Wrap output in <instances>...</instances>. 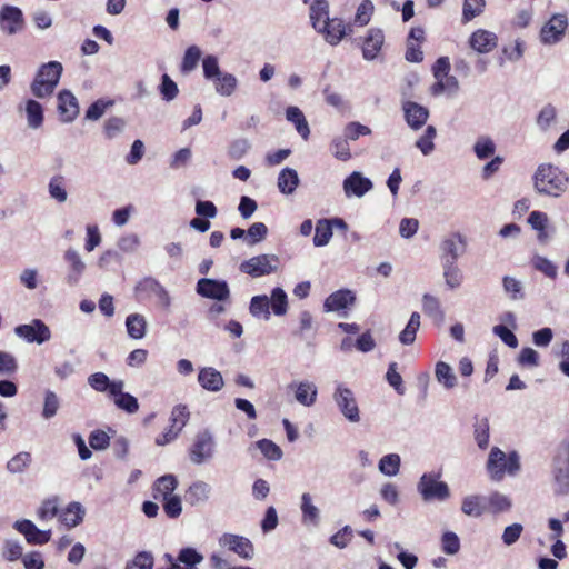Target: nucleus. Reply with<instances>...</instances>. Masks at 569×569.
<instances>
[{
	"instance_id": "nucleus-1",
	"label": "nucleus",
	"mask_w": 569,
	"mask_h": 569,
	"mask_svg": "<svg viewBox=\"0 0 569 569\" xmlns=\"http://www.w3.org/2000/svg\"><path fill=\"white\" fill-rule=\"evenodd\" d=\"M533 186L538 193L558 198L569 187V176L559 167L541 163L533 174Z\"/></svg>"
},
{
	"instance_id": "nucleus-2",
	"label": "nucleus",
	"mask_w": 569,
	"mask_h": 569,
	"mask_svg": "<svg viewBox=\"0 0 569 569\" xmlns=\"http://www.w3.org/2000/svg\"><path fill=\"white\" fill-rule=\"evenodd\" d=\"M62 70V64L58 61L42 64L31 83L32 94L40 99L51 96L59 83Z\"/></svg>"
},
{
	"instance_id": "nucleus-3",
	"label": "nucleus",
	"mask_w": 569,
	"mask_h": 569,
	"mask_svg": "<svg viewBox=\"0 0 569 569\" xmlns=\"http://www.w3.org/2000/svg\"><path fill=\"white\" fill-rule=\"evenodd\" d=\"M519 469V456L516 451L506 456V453L498 447H493L491 449L487 461V471L491 480L501 481L506 473L515 475Z\"/></svg>"
},
{
	"instance_id": "nucleus-4",
	"label": "nucleus",
	"mask_w": 569,
	"mask_h": 569,
	"mask_svg": "<svg viewBox=\"0 0 569 569\" xmlns=\"http://www.w3.org/2000/svg\"><path fill=\"white\" fill-rule=\"evenodd\" d=\"M279 258L276 254H259L241 262V272L259 278L277 271Z\"/></svg>"
},
{
	"instance_id": "nucleus-5",
	"label": "nucleus",
	"mask_w": 569,
	"mask_h": 569,
	"mask_svg": "<svg viewBox=\"0 0 569 569\" xmlns=\"http://www.w3.org/2000/svg\"><path fill=\"white\" fill-rule=\"evenodd\" d=\"M423 500H446L450 492L448 485L439 480V475L425 473L418 483Z\"/></svg>"
},
{
	"instance_id": "nucleus-6",
	"label": "nucleus",
	"mask_w": 569,
	"mask_h": 569,
	"mask_svg": "<svg viewBox=\"0 0 569 569\" xmlns=\"http://www.w3.org/2000/svg\"><path fill=\"white\" fill-rule=\"evenodd\" d=\"M214 441L208 430L196 435L192 445L189 448V458L196 465H201L213 456Z\"/></svg>"
},
{
	"instance_id": "nucleus-7",
	"label": "nucleus",
	"mask_w": 569,
	"mask_h": 569,
	"mask_svg": "<svg viewBox=\"0 0 569 569\" xmlns=\"http://www.w3.org/2000/svg\"><path fill=\"white\" fill-rule=\"evenodd\" d=\"M568 28V19L566 14H553L541 28L540 39L545 44H555L559 42L566 29Z\"/></svg>"
},
{
	"instance_id": "nucleus-8",
	"label": "nucleus",
	"mask_w": 569,
	"mask_h": 569,
	"mask_svg": "<svg viewBox=\"0 0 569 569\" xmlns=\"http://www.w3.org/2000/svg\"><path fill=\"white\" fill-rule=\"evenodd\" d=\"M333 398L340 411L349 421L358 422L360 420L359 408L351 389L340 385L337 387Z\"/></svg>"
},
{
	"instance_id": "nucleus-9",
	"label": "nucleus",
	"mask_w": 569,
	"mask_h": 569,
	"mask_svg": "<svg viewBox=\"0 0 569 569\" xmlns=\"http://www.w3.org/2000/svg\"><path fill=\"white\" fill-rule=\"evenodd\" d=\"M14 332L28 342L43 343L51 337L48 326L40 319H34L30 325L16 327Z\"/></svg>"
},
{
	"instance_id": "nucleus-10",
	"label": "nucleus",
	"mask_w": 569,
	"mask_h": 569,
	"mask_svg": "<svg viewBox=\"0 0 569 569\" xmlns=\"http://www.w3.org/2000/svg\"><path fill=\"white\" fill-rule=\"evenodd\" d=\"M24 27L22 11L14 6L4 4L0 9V29L7 34H14Z\"/></svg>"
},
{
	"instance_id": "nucleus-11",
	"label": "nucleus",
	"mask_w": 569,
	"mask_h": 569,
	"mask_svg": "<svg viewBox=\"0 0 569 569\" xmlns=\"http://www.w3.org/2000/svg\"><path fill=\"white\" fill-rule=\"evenodd\" d=\"M219 543L221 547L227 548L228 550L237 553L239 557L243 559H251L254 553V548L252 542L242 536L233 535V533H224L220 537Z\"/></svg>"
},
{
	"instance_id": "nucleus-12",
	"label": "nucleus",
	"mask_w": 569,
	"mask_h": 569,
	"mask_svg": "<svg viewBox=\"0 0 569 569\" xmlns=\"http://www.w3.org/2000/svg\"><path fill=\"white\" fill-rule=\"evenodd\" d=\"M197 292L206 298L216 299L219 301L229 298L230 291L226 281L202 278L197 283Z\"/></svg>"
},
{
	"instance_id": "nucleus-13",
	"label": "nucleus",
	"mask_w": 569,
	"mask_h": 569,
	"mask_svg": "<svg viewBox=\"0 0 569 569\" xmlns=\"http://www.w3.org/2000/svg\"><path fill=\"white\" fill-rule=\"evenodd\" d=\"M123 387L124 383L122 380H113L110 397L119 409L128 413H134L139 410V402L134 396L124 392Z\"/></svg>"
},
{
	"instance_id": "nucleus-14",
	"label": "nucleus",
	"mask_w": 569,
	"mask_h": 569,
	"mask_svg": "<svg viewBox=\"0 0 569 569\" xmlns=\"http://www.w3.org/2000/svg\"><path fill=\"white\" fill-rule=\"evenodd\" d=\"M14 528L26 537L30 545H44L51 539L50 530H40L31 520H19L14 523Z\"/></svg>"
},
{
	"instance_id": "nucleus-15",
	"label": "nucleus",
	"mask_w": 569,
	"mask_h": 569,
	"mask_svg": "<svg viewBox=\"0 0 569 569\" xmlns=\"http://www.w3.org/2000/svg\"><path fill=\"white\" fill-rule=\"evenodd\" d=\"M58 112L61 121L71 122L79 114V104L74 94L69 90H62L58 94Z\"/></svg>"
},
{
	"instance_id": "nucleus-16",
	"label": "nucleus",
	"mask_w": 569,
	"mask_h": 569,
	"mask_svg": "<svg viewBox=\"0 0 569 569\" xmlns=\"http://www.w3.org/2000/svg\"><path fill=\"white\" fill-rule=\"evenodd\" d=\"M356 301L355 293L349 289H340L329 295L325 302L323 309L327 312L340 311L349 308Z\"/></svg>"
},
{
	"instance_id": "nucleus-17",
	"label": "nucleus",
	"mask_w": 569,
	"mask_h": 569,
	"mask_svg": "<svg viewBox=\"0 0 569 569\" xmlns=\"http://www.w3.org/2000/svg\"><path fill=\"white\" fill-rule=\"evenodd\" d=\"M385 42V34L382 30L371 28L368 30L367 36L363 39L362 56L366 60H373L380 52Z\"/></svg>"
},
{
	"instance_id": "nucleus-18",
	"label": "nucleus",
	"mask_w": 569,
	"mask_h": 569,
	"mask_svg": "<svg viewBox=\"0 0 569 569\" xmlns=\"http://www.w3.org/2000/svg\"><path fill=\"white\" fill-rule=\"evenodd\" d=\"M317 31L325 36L328 43L336 46L346 36L347 28L341 19L333 18L325 21Z\"/></svg>"
},
{
	"instance_id": "nucleus-19",
	"label": "nucleus",
	"mask_w": 569,
	"mask_h": 569,
	"mask_svg": "<svg viewBox=\"0 0 569 569\" xmlns=\"http://www.w3.org/2000/svg\"><path fill=\"white\" fill-rule=\"evenodd\" d=\"M372 189V182L370 179L363 177L359 172H352L343 181L345 193L349 196L362 197L369 190Z\"/></svg>"
},
{
	"instance_id": "nucleus-20",
	"label": "nucleus",
	"mask_w": 569,
	"mask_h": 569,
	"mask_svg": "<svg viewBox=\"0 0 569 569\" xmlns=\"http://www.w3.org/2000/svg\"><path fill=\"white\" fill-rule=\"evenodd\" d=\"M403 112L407 123L415 130L420 129L429 117L428 109L413 101L403 103Z\"/></svg>"
},
{
	"instance_id": "nucleus-21",
	"label": "nucleus",
	"mask_w": 569,
	"mask_h": 569,
	"mask_svg": "<svg viewBox=\"0 0 569 569\" xmlns=\"http://www.w3.org/2000/svg\"><path fill=\"white\" fill-rule=\"evenodd\" d=\"M498 38L493 32L479 29L470 36V47L480 53L492 51L497 47Z\"/></svg>"
},
{
	"instance_id": "nucleus-22",
	"label": "nucleus",
	"mask_w": 569,
	"mask_h": 569,
	"mask_svg": "<svg viewBox=\"0 0 569 569\" xmlns=\"http://www.w3.org/2000/svg\"><path fill=\"white\" fill-rule=\"evenodd\" d=\"M198 382L203 389L212 392L220 391L224 386L222 375L212 367H204L199 370Z\"/></svg>"
},
{
	"instance_id": "nucleus-23",
	"label": "nucleus",
	"mask_w": 569,
	"mask_h": 569,
	"mask_svg": "<svg viewBox=\"0 0 569 569\" xmlns=\"http://www.w3.org/2000/svg\"><path fill=\"white\" fill-rule=\"evenodd\" d=\"M84 509L79 502H70L68 507L59 515V521L68 529L73 528L82 522Z\"/></svg>"
},
{
	"instance_id": "nucleus-24",
	"label": "nucleus",
	"mask_w": 569,
	"mask_h": 569,
	"mask_svg": "<svg viewBox=\"0 0 569 569\" xmlns=\"http://www.w3.org/2000/svg\"><path fill=\"white\" fill-rule=\"evenodd\" d=\"M178 486V480L172 475H166L156 480L152 487V496L156 500H162L170 496Z\"/></svg>"
},
{
	"instance_id": "nucleus-25",
	"label": "nucleus",
	"mask_w": 569,
	"mask_h": 569,
	"mask_svg": "<svg viewBox=\"0 0 569 569\" xmlns=\"http://www.w3.org/2000/svg\"><path fill=\"white\" fill-rule=\"evenodd\" d=\"M286 118L288 121L292 122L296 127L298 133L302 137L303 140H308L310 136L309 124L306 120L305 114L298 107H288L286 110Z\"/></svg>"
},
{
	"instance_id": "nucleus-26",
	"label": "nucleus",
	"mask_w": 569,
	"mask_h": 569,
	"mask_svg": "<svg viewBox=\"0 0 569 569\" xmlns=\"http://www.w3.org/2000/svg\"><path fill=\"white\" fill-rule=\"evenodd\" d=\"M64 259L70 264V273L68 274V282L71 284L77 283L80 276L83 273V271L86 269V264L82 261L79 253L73 249H69L66 251Z\"/></svg>"
},
{
	"instance_id": "nucleus-27",
	"label": "nucleus",
	"mask_w": 569,
	"mask_h": 569,
	"mask_svg": "<svg viewBox=\"0 0 569 569\" xmlns=\"http://www.w3.org/2000/svg\"><path fill=\"white\" fill-rule=\"evenodd\" d=\"M422 310L436 323H441L445 319V312L441 309L439 299L432 295L425 293L422 297Z\"/></svg>"
},
{
	"instance_id": "nucleus-28",
	"label": "nucleus",
	"mask_w": 569,
	"mask_h": 569,
	"mask_svg": "<svg viewBox=\"0 0 569 569\" xmlns=\"http://www.w3.org/2000/svg\"><path fill=\"white\" fill-rule=\"evenodd\" d=\"M127 332L132 339H142L146 336L147 321L142 315L131 313L126 319Z\"/></svg>"
},
{
	"instance_id": "nucleus-29",
	"label": "nucleus",
	"mask_w": 569,
	"mask_h": 569,
	"mask_svg": "<svg viewBox=\"0 0 569 569\" xmlns=\"http://www.w3.org/2000/svg\"><path fill=\"white\" fill-rule=\"evenodd\" d=\"M299 184V178L296 170L284 168L278 177V188L284 194L292 193Z\"/></svg>"
},
{
	"instance_id": "nucleus-30",
	"label": "nucleus",
	"mask_w": 569,
	"mask_h": 569,
	"mask_svg": "<svg viewBox=\"0 0 569 569\" xmlns=\"http://www.w3.org/2000/svg\"><path fill=\"white\" fill-rule=\"evenodd\" d=\"M329 19V4L327 0H315L310 6V20L312 27L317 30Z\"/></svg>"
},
{
	"instance_id": "nucleus-31",
	"label": "nucleus",
	"mask_w": 569,
	"mask_h": 569,
	"mask_svg": "<svg viewBox=\"0 0 569 569\" xmlns=\"http://www.w3.org/2000/svg\"><path fill=\"white\" fill-rule=\"evenodd\" d=\"M486 509V500L480 496L466 497L461 506L462 512L470 517H480Z\"/></svg>"
},
{
	"instance_id": "nucleus-32",
	"label": "nucleus",
	"mask_w": 569,
	"mask_h": 569,
	"mask_svg": "<svg viewBox=\"0 0 569 569\" xmlns=\"http://www.w3.org/2000/svg\"><path fill=\"white\" fill-rule=\"evenodd\" d=\"M209 485L203 481H197L189 487L186 493V500L191 505H198L206 501L209 498Z\"/></svg>"
},
{
	"instance_id": "nucleus-33",
	"label": "nucleus",
	"mask_w": 569,
	"mask_h": 569,
	"mask_svg": "<svg viewBox=\"0 0 569 569\" xmlns=\"http://www.w3.org/2000/svg\"><path fill=\"white\" fill-rule=\"evenodd\" d=\"M332 237V222L328 219H320L317 221L313 244L316 247H323L328 244Z\"/></svg>"
},
{
	"instance_id": "nucleus-34",
	"label": "nucleus",
	"mask_w": 569,
	"mask_h": 569,
	"mask_svg": "<svg viewBox=\"0 0 569 569\" xmlns=\"http://www.w3.org/2000/svg\"><path fill=\"white\" fill-rule=\"evenodd\" d=\"M216 91L224 97L231 96L238 84L237 78L231 73H221L213 79Z\"/></svg>"
},
{
	"instance_id": "nucleus-35",
	"label": "nucleus",
	"mask_w": 569,
	"mask_h": 569,
	"mask_svg": "<svg viewBox=\"0 0 569 569\" xmlns=\"http://www.w3.org/2000/svg\"><path fill=\"white\" fill-rule=\"evenodd\" d=\"M420 327V315L415 311L411 313L406 328L400 332L399 340L402 345H411L416 340L417 331Z\"/></svg>"
},
{
	"instance_id": "nucleus-36",
	"label": "nucleus",
	"mask_w": 569,
	"mask_h": 569,
	"mask_svg": "<svg viewBox=\"0 0 569 569\" xmlns=\"http://www.w3.org/2000/svg\"><path fill=\"white\" fill-rule=\"evenodd\" d=\"M201 54L202 53L199 47L194 44L188 47L182 58L180 67L181 72L188 74L189 72L194 70L198 66L199 60L201 59Z\"/></svg>"
},
{
	"instance_id": "nucleus-37",
	"label": "nucleus",
	"mask_w": 569,
	"mask_h": 569,
	"mask_svg": "<svg viewBox=\"0 0 569 569\" xmlns=\"http://www.w3.org/2000/svg\"><path fill=\"white\" fill-rule=\"evenodd\" d=\"M28 124L31 128H39L43 123L42 106L36 100H28L26 103Z\"/></svg>"
},
{
	"instance_id": "nucleus-38",
	"label": "nucleus",
	"mask_w": 569,
	"mask_h": 569,
	"mask_svg": "<svg viewBox=\"0 0 569 569\" xmlns=\"http://www.w3.org/2000/svg\"><path fill=\"white\" fill-rule=\"evenodd\" d=\"M317 398V388L309 382H301L296 390V399L303 406H311Z\"/></svg>"
},
{
	"instance_id": "nucleus-39",
	"label": "nucleus",
	"mask_w": 569,
	"mask_h": 569,
	"mask_svg": "<svg viewBox=\"0 0 569 569\" xmlns=\"http://www.w3.org/2000/svg\"><path fill=\"white\" fill-rule=\"evenodd\" d=\"M190 419V411L186 405H177L172 408L170 416V425L180 432Z\"/></svg>"
},
{
	"instance_id": "nucleus-40",
	"label": "nucleus",
	"mask_w": 569,
	"mask_h": 569,
	"mask_svg": "<svg viewBox=\"0 0 569 569\" xmlns=\"http://www.w3.org/2000/svg\"><path fill=\"white\" fill-rule=\"evenodd\" d=\"M270 308L277 316H283L288 309V299L286 292L281 288H274L271 292Z\"/></svg>"
},
{
	"instance_id": "nucleus-41",
	"label": "nucleus",
	"mask_w": 569,
	"mask_h": 569,
	"mask_svg": "<svg viewBox=\"0 0 569 569\" xmlns=\"http://www.w3.org/2000/svg\"><path fill=\"white\" fill-rule=\"evenodd\" d=\"M49 194L51 198L57 200L58 202H64L68 198V193L66 190V181L62 176H54L51 178L49 186Z\"/></svg>"
},
{
	"instance_id": "nucleus-42",
	"label": "nucleus",
	"mask_w": 569,
	"mask_h": 569,
	"mask_svg": "<svg viewBox=\"0 0 569 569\" xmlns=\"http://www.w3.org/2000/svg\"><path fill=\"white\" fill-rule=\"evenodd\" d=\"M531 262H532L533 268L536 270L540 271L541 273H543L546 277H548L550 279L557 278V274H558L557 266L552 261L547 259L546 257L537 254L532 258Z\"/></svg>"
},
{
	"instance_id": "nucleus-43",
	"label": "nucleus",
	"mask_w": 569,
	"mask_h": 569,
	"mask_svg": "<svg viewBox=\"0 0 569 569\" xmlns=\"http://www.w3.org/2000/svg\"><path fill=\"white\" fill-rule=\"evenodd\" d=\"M89 386L99 392L108 391L109 397L111 396L112 383L109 377L103 372H96L88 378Z\"/></svg>"
},
{
	"instance_id": "nucleus-44",
	"label": "nucleus",
	"mask_w": 569,
	"mask_h": 569,
	"mask_svg": "<svg viewBox=\"0 0 569 569\" xmlns=\"http://www.w3.org/2000/svg\"><path fill=\"white\" fill-rule=\"evenodd\" d=\"M30 463L31 455L29 452L22 451L17 453L7 462V469L11 473H20L23 472Z\"/></svg>"
},
{
	"instance_id": "nucleus-45",
	"label": "nucleus",
	"mask_w": 569,
	"mask_h": 569,
	"mask_svg": "<svg viewBox=\"0 0 569 569\" xmlns=\"http://www.w3.org/2000/svg\"><path fill=\"white\" fill-rule=\"evenodd\" d=\"M400 468V457L397 453L383 456L379 461V470L387 476H396Z\"/></svg>"
},
{
	"instance_id": "nucleus-46",
	"label": "nucleus",
	"mask_w": 569,
	"mask_h": 569,
	"mask_svg": "<svg viewBox=\"0 0 569 569\" xmlns=\"http://www.w3.org/2000/svg\"><path fill=\"white\" fill-rule=\"evenodd\" d=\"M332 154L341 161H348L351 159L350 147L346 137H337L331 141L330 146Z\"/></svg>"
},
{
	"instance_id": "nucleus-47",
	"label": "nucleus",
	"mask_w": 569,
	"mask_h": 569,
	"mask_svg": "<svg viewBox=\"0 0 569 569\" xmlns=\"http://www.w3.org/2000/svg\"><path fill=\"white\" fill-rule=\"evenodd\" d=\"M436 377L446 388H452L456 386V376L453 375L451 367L446 362L440 361L436 365Z\"/></svg>"
},
{
	"instance_id": "nucleus-48",
	"label": "nucleus",
	"mask_w": 569,
	"mask_h": 569,
	"mask_svg": "<svg viewBox=\"0 0 569 569\" xmlns=\"http://www.w3.org/2000/svg\"><path fill=\"white\" fill-rule=\"evenodd\" d=\"M473 433L478 447L480 449H487L489 445V421L487 418L476 421Z\"/></svg>"
},
{
	"instance_id": "nucleus-49",
	"label": "nucleus",
	"mask_w": 569,
	"mask_h": 569,
	"mask_svg": "<svg viewBox=\"0 0 569 569\" xmlns=\"http://www.w3.org/2000/svg\"><path fill=\"white\" fill-rule=\"evenodd\" d=\"M473 150L480 160H485L493 156L496 146L489 137H480L475 143Z\"/></svg>"
},
{
	"instance_id": "nucleus-50",
	"label": "nucleus",
	"mask_w": 569,
	"mask_h": 569,
	"mask_svg": "<svg viewBox=\"0 0 569 569\" xmlns=\"http://www.w3.org/2000/svg\"><path fill=\"white\" fill-rule=\"evenodd\" d=\"M437 134L436 128L433 126H428L425 130V133L417 140L416 146L420 149V151L427 156L435 149L433 139Z\"/></svg>"
},
{
	"instance_id": "nucleus-51",
	"label": "nucleus",
	"mask_w": 569,
	"mask_h": 569,
	"mask_svg": "<svg viewBox=\"0 0 569 569\" xmlns=\"http://www.w3.org/2000/svg\"><path fill=\"white\" fill-rule=\"evenodd\" d=\"M270 301L267 296H254L250 302V312L254 317L263 316L266 319H269L270 312Z\"/></svg>"
},
{
	"instance_id": "nucleus-52",
	"label": "nucleus",
	"mask_w": 569,
	"mask_h": 569,
	"mask_svg": "<svg viewBox=\"0 0 569 569\" xmlns=\"http://www.w3.org/2000/svg\"><path fill=\"white\" fill-rule=\"evenodd\" d=\"M485 0H465L462 7V20L469 22L479 16L485 8Z\"/></svg>"
},
{
	"instance_id": "nucleus-53",
	"label": "nucleus",
	"mask_w": 569,
	"mask_h": 569,
	"mask_svg": "<svg viewBox=\"0 0 569 569\" xmlns=\"http://www.w3.org/2000/svg\"><path fill=\"white\" fill-rule=\"evenodd\" d=\"M38 517L41 520H49L59 515V499L52 497L46 499L38 509Z\"/></svg>"
},
{
	"instance_id": "nucleus-54",
	"label": "nucleus",
	"mask_w": 569,
	"mask_h": 569,
	"mask_svg": "<svg viewBox=\"0 0 569 569\" xmlns=\"http://www.w3.org/2000/svg\"><path fill=\"white\" fill-rule=\"evenodd\" d=\"M203 557L193 548H183L178 555V561L184 565V568L193 569L202 561Z\"/></svg>"
},
{
	"instance_id": "nucleus-55",
	"label": "nucleus",
	"mask_w": 569,
	"mask_h": 569,
	"mask_svg": "<svg viewBox=\"0 0 569 569\" xmlns=\"http://www.w3.org/2000/svg\"><path fill=\"white\" fill-rule=\"evenodd\" d=\"M257 446L262 455L269 460H279L282 457L280 447L269 439L259 440Z\"/></svg>"
},
{
	"instance_id": "nucleus-56",
	"label": "nucleus",
	"mask_w": 569,
	"mask_h": 569,
	"mask_svg": "<svg viewBox=\"0 0 569 569\" xmlns=\"http://www.w3.org/2000/svg\"><path fill=\"white\" fill-rule=\"evenodd\" d=\"M301 511L305 520H309L312 523H317L319 519V511L316 506L311 502L310 493L306 492L301 497Z\"/></svg>"
},
{
	"instance_id": "nucleus-57",
	"label": "nucleus",
	"mask_w": 569,
	"mask_h": 569,
	"mask_svg": "<svg viewBox=\"0 0 569 569\" xmlns=\"http://www.w3.org/2000/svg\"><path fill=\"white\" fill-rule=\"evenodd\" d=\"M160 93L166 101L173 100L179 93L177 83L167 73L161 78Z\"/></svg>"
},
{
	"instance_id": "nucleus-58",
	"label": "nucleus",
	"mask_w": 569,
	"mask_h": 569,
	"mask_svg": "<svg viewBox=\"0 0 569 569\" xmlns=\"http://www.w3.org/2000/svg\"><path fill=\"white\" fill-rule=\"evenodd\" d=\"M345 137L348 140H357L361 136H368L371 133V129L360 122L352 121L345 127Z\"/></svg>"
},
{
	"instance_id": "nucleus-59",
	"label": "nucleus",
	"mask_w": 569,
	"mask_h": 569,
	"mask_svg": "<svg viewBox=\"0 0 569 569\" xmlns=\"http://www.w3.org/2000/svg\"><path fill=\"white\" fill-rule=\"evenodd\" d=\"M163 510L169 518H178L182 512L181 499L178 496H170L161 500Z\"/></svg>"
},
{
	"instance_id": "nucleus-60",
	"label": "nucleus",
	"mask_w": 569,
	"mask_h": 569,
	"mask_svg": "<svg viewBox=\"0 0 569 569\" xmlns=\"http://www.w3.org/2000/svg\"><path fill=\"white\" fill-rule=\"evenodd\" d=\"M442 551L447 555H456L460 549V540L455 532L448 531L441 538Z\"/></svg>"
},
{
	"instance_id": "nucleus-61",
	"label": "nucleus",
	"mask_w": 569,
	"mask_h": 569,
	"mask_svg": "<svg viewBox=\"0 0 569 569\" xmlns=\"http://www.w3.org/2000/svg\"><path fill=\"white\" fill-rule=\"evenodd\" d=\"M203 76L206 79L213 80L222 72L219 68L218 58L216 56H207L202 60Z\"/></svg>"
},
{
	"instance_id": "nucleus-62",
	"label": "nucleus",
	"mask_w": 569,
	"mask_h": 569,
	"mask_svg": "<svg viewBox=\"0 0 569 569\" xmlns=\"http://www.w3.org/2000/svg\"><path fill=\"white\" fill-rule=\"evenodd\" d=\"M153 557L151 553L142 551L139 552L133 560L127 563L126 569H152Z\"/></svg>"
},
{
	"instance_id": "nucleus-63",
	"label": "nucleus",
	"mask_w": 569,
	"mask_h": 569,
	"mask_svg": "<svg viewBox=\"0 0 569 569\" xmlns=\"http://www.w3.org/2000/svg\"><path fill=\"white\" fill-rule=\"evenodd\" d=\"M59 409V399L53 391L48 390L44 395L42 416L46 419L52 418Z\"/></svg>"
},
{
	"instance_id": "nucleus-64",
	"label": "nucleus",
	"mask_w": 569,
	"mask_h": 569,
	"mask_svg": "<svg viewBox=\"0 0 569 569\" xmlns=\"http://www.w3.org/2000/svg\"><path fill=\"white\" fill-rule=\"evenodd\" d=\"M488 503H489L490 510L493 513L509 510L510 507H511L510 500L506 496H503V495H501L499 492H493L489 497Z\"/></svg>"
}]
</instances>
